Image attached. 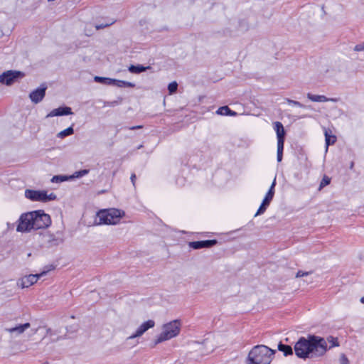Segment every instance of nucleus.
<instances>
[{
    "label": "nucleus",
    "instance_id": "15",
    "mask_svg": "<svg viewBox=\"0 0 364 364\" xmlns=\"http://www.w3.org/2000/svg\"><path fill=\"white\" fill-rule=\"evenodd\" d=\"M43 242L48 247H53L60 245L63 240L59 237H56L54 235L49 232L43 234Z\"/></svg>",
    "mask_w": 364,
    "mask_h": 364
},
{
    "label": "nucleus",
    "instance_id": "23",
    "mask_svg": "<svg viewBox=\"0 0 364 364\" xmlns=\"http://www.w3.org/2000/svg\"><path fill=\"white\" fill-rule=\"evenodd\" d=\"M278 350L284 353L285 356L291 355L293 353L292 348L290 346L282 344L279 343L278 345Z\"/></svg>",
    "mask_w": 364,
    "mask_h": 364
},
{
    "label": "nucleus",
    "instance_id": "10",
    "mask_svg": "<svg viewBox=\"0 0 364 364\" xmlns=\"http://www.w3.org/2000/svg\"><path fill=\"white\" fill-rule=\"evenodd\" d=\"M45 274L46 272H43L41 274H29L24 276L18 280L16 284L19 288H27L31 286L32 284H35L37 282V280Z\"/></svg>",
    "mask_w": 364,
    "mask_h": 364
},
{
    "label": "nucleus",
    "instance_id": "7",
    "mask_svg": "<svg viewBox=\"0 0 364 364\" xmlns=\"http://www.w3.org/2000/svg\"><path fill=\"white\" fill-rule=\"evenodd\" d=\"M34 219V230L48 228L51 224V220L49 215L45 213L43 210L33 211Z\"/></svg>",
    "mask_w": 364,
    "mask_h": 364
},
{
    "label": "nucleus",
    "instance_id": "38",
    "mask_svg": "<svg viewBox=\"0 0 364 364\" xmlns=\"http://www.w3.org/2000/svg\"><path fill=\"white\" fill-rule=\"evenodd\" d=\"M136 177L135 173H132V174L131 175V178H130V179H131L132 183V184H133V186H135V180H136Z\"/></svg>",
    "mask_w": 364,
    "mask_h": 364
},
{
    "label": "nucleus",
    "instance_id": "6",
    "mask_svg": "<svg viewBox=\"0 0 364 364\" xmlns=\"http://www.w3.org/2000/svg\"><path fill=\"white\" fill-rule=\"evenodd\" d=\"M34 219L33 212L22 214L18 219L16 228L17 232H28L34 230Z\"/></svg>",
    "mask_w": 364,
    "mask_h": 364
},
{
    "label": "nucleus",
    "instance_id": "5",
    "mask_svg": "<svg viewBox=\"0 0 364 364\" xmlns=\"http://www.w3.org/2000/svg\"><path fill=\"white\" fill-rule=\"evenodd\" d=\"M25 196L26 198L32 201H39L46 203L51 200H55L57 198L54 193L48 194L46 191H36L26 189L25 191Z\"/></svg>",
    "mask_w": 364,
    "mask_h": 364
},
{
    "label": "nucleus",
    "instance_id": "32",
    "mask_svg": "<svg viewBox=\"0 0 364 364\" xmlns=\"http://www.w3.org/2000/svg\"><path fill=\"white\" fill-rule=\"evenodd\" d=\"M122 101V98L119 97L118 100L111 101V102H106L104 104V106H109V107H115L118 105H119Z\"/></svg>",
    "mask_w": 364,
    "mask_h": 364
},
{
    "label": "nucleus",
    "instance_id": "11",
    "mask_svg": "<svg viewBox=\"0 0 364 364\" xmlns=\"http://www.w3.org/2000/svg\"><path fill=\"white\" fill-rule=\"evenodd\" d=\"M30 327V323H25L16 325L15 326L5 328L4 331L9 333L11 337H18Z\"/></svg>",
    "mask_w": 364,
    "mask_h": 364
},
{
    "label": "nucleus",
    "instance_id": "22",
    "mask_svg": "<svg viewBox=\"0 0 364 364\" xmlns=\"http://www.w3.org/2000/svg\"><path fill=\"white\" fill-rule=\"evenodd\" d=\"M217 113L221 115H230V116H235L237 113L232 110H231L228 106H223L220 107Z\"/></svg>",
    "mask_w": 364,
    "mask_h": 364
},
{
    "label": "nucleus",
    "instance_id": "43",
    "mask_svg": "<svg viewBox=\"0 0 364 364\" xmlns=\"http://www.w3.org/2000/svg\"><path fill=\"white\" fill-rule=\"evenodd\" d=\"M360 302H361L362 304H364V297H361V299H360Z\"/></svg>",
    "mask_w": 364,
    "mask_h": 364
},
{
    "label": "nucleus",
    "instance_id": "29",
    "mask_svg": "<svg viewBox=\"0 0 364 364\" xmlns=\"http://www.w3.org/2000/svg\"><path fill=\"white\" fill-rule=\"evenodd\" d=\"M330 183L331 178L325 175L320 183L318 191H321L323 188L328 185Z\"/></svg>",
    "mask_w": 364,
    "mask_h": 364
},
{
    "label": "nucleus",
    "instance_id": "26",
    "mask_svg": "<svg viewBox=\"0 0 364 364\" xmlns=\"http://www.w3.org/2000/svg\"><path fill=\"white\" fill-rule=\"evenodd\" d=\"M74 132V130H73V128L72 127H70L63 131H61L60 132H59L58 134V137H60V138H64L67 136H70L71 134H73Z\"/></svg>",
    "mask_w": 364,
    "mask_h": 364
},
{
    "label": "nucleus",
    "instance_id": "17",
    "mask_svg": "<svg viewBox=\"0 0 364 364\" xmlns=\"http://www.w3.org/2000/svg\"><path fill=\"white\" fill-rule=\"evenodd\" d=\"M71 108L69 107H60L57 109H53L49 114H47L46 117H52L55 116H63L72 114Z\"/></svg>",
    "mask_w": 364,
    "mask_h": 364
},
{
    "label": "nucleus",
    "instance_id": "13",
    "mask_svg": "<svg viewBox=\"0 0 364 364\" xmlns=\"http://www.w3.org/2000/svg\"><path fill=\"white\" fill-rule=\"evenodd\" d=\"M155 326V322L153 320H148L143 323L136 331V332L131 335L128 339H134L137 337L141 336L149 328H153Z\"/></svg>",
    "mask_w": 364,
    "mask_h": 364
},
{
    "label": "nucleus",
    "instance_id": "1",
    "mask_svg": "<svg viewBox=\"0 0 364 364\" xmlns=\"http://www.w3.org/2000/svg\"><path fill=\"white\" fill-rule=\"evenodd\" d=\"M327 350L324 338L311 336L308 338L301 337L294 345V351L300 358H313L323 355Z\"/></svg>",
    "mask_w": 364,
    "mask_h": 364
},
{
    "label": "nucleus",
    "instance_id": "25",
    "mask_svg": "<svg viewBox=\"0 0 364 364\" xmlns=\"http://www.w3.org/2000/svg\"><path fill=\"white\" fill-rule=\"evenodd\" d=\"M95 81L97 82H100L105 85H111L112 79L109 77H99L95 76L94 78Z\"/></svg>",
    "mask_w": 364,
    "mask_h": 364
},
{
    "label": "nucleus",
    "instance_id": "36",
    "mask_svg": "<svg viewBox=\"0 0 364 364\" xmlns=\"http://www.w3.org/2000/svg\"><path fill=\"white\" fill-rule=\"evenodd\" d=\"M112 23H107V24H100V25H96L95 28H96V30H100V29H102V28H106L107 26H109V25H111Z\"/></svg>",
    "mask_w": 364,
    "mask_h": 364
},
{
    "label": "nucleus",
    "instance_id": "28",
    "mask_svg": "<svg viewBox=\"0 0 364 364\" xmlns=\"http://www.w3.org/2000/svg\"><path fill=\"white\" fill-rule=\"evenodd\" d=\"M69 176H55L52 178L51 181L53 183H60L69 180Z\"/></svg>",
    "mask_w": 364,
    "mask_h": 364
},
{
    "label": "nucleus",
    "instance_id": "33",
    "mask_svg": "<svg viewBox=\"0 0 364 364\" xmlns=\"http://www.w3.org/2000/svg\"><path fill=\"white\" fill-rule=\"evenodd\" d=\"M287 102L290 105L298 106L299 107H305V105H304L303 104L300 103L298 101H295V100H290V99H287Z\"/></svg>",
    "mask_w": 364,
    "mask_h": 364
},
{
    "label": "nucleus",
    "instance_id": "41",
    "mask_svg": "<svg viewBox=\"0 0 364 364\" xmlns=\"http://www.w3.org/2000/svg\"><path fill=\"white\" fill-rule=\"evenodd\" d=\"M46 333L47 335L50 334V335H52V330L50 328H47L46 330Z\"/></svg>",
    "mask_w": 364,
    "mask_h": 364
},
{
    "label": "nucleus",
    "instance_id": "18",
    "mask_svg": "<svg viewBox=\"0 0 364 364\" xmlns=\"http://www.w3.org/2000/svg\"><path fill=\"white\" fill-rule=\"evenodd\" d=\"M312 272H304L299 270L297 272L296 274V278L304 277L303 282L304 284H309L313 282V278L311 277Z\"/></svg>",
    "mask_w": 364,
    "mask_h": 364
},
{
    "label": "nucleus",
    "instance_id": "3",
    "mask_svg": "<svg viewBox=\"0 0 364 364\" xmlns=\"http://www.w3.org/2000/svg\"><path fill=\"white\" fill-rule=\"evenodd\" d=\"M181 331V322L179 320H173L164 324L161 333L157 336L154 344L157 345L164 341L170 340L177 336Z\"/></svg>",
    "mask_w": 364,
    "mask_h": 364
},
{
    "label": "nucleus",
    "instance_id": "39",
    "mask_svg": "<svg viewBox=\"0 0 364 364\" xmlns=\"http://www.w3.org/2000/svg\"><path fill=\"white\" fill-rule=\"evenodd\" d=\"M39 329H40V327L31 329V333H32L29 335V337L31 336L32 335L36 333Z\"/></svg>",
    "mask_w": 364,
    "mask_h": 364
},
{
    "label": "nucleus",
    "instance_id": "9",
    "mask_svg": "<svg viewBox=\"0 0 364 364\" xmlns=\"http://www.w3.org/2000/svg\"><path fill=\"white\" fill-rule=\"evenodd\" d=\"M276 185V178L274 179L268 192L267 193L262 204L260 205L259 209L257 210V213H255V216L259 215L262 213H264L270 204V202L272 201L274 194V186Z\"/></svg>",
    "mask_w": 364,
    "mask_h": 364
},
{
    "label": "nucleus",
    "instance_id": "8",
    "mask_svg": "<svg viewBox=\"0 0 364 364\" xmlns=\"http://www.w3.org/2000/svg\"><path fill=\"white\" fill-rule=\"evenodd\" d=\"M24 73L16 70H7L0 75V82L6 85H11L16 80L24 77Z\"/></svg>",
    "mask_w": 364,
    "mask_h": 364
},
{
    "label": "nucleus",
    "instance_id": "30",
    "mask_svg": "<svg viewBox=\"0 0 364 364\" xmlns=\"http://www.w3.org/2000/svg\"><path fill=\"white\" fill-rule=\"evenodd\" d=\"M178 88V83L176 81H173L168 84V90L170 95L173 94L176 92Z\"/></svg>",
    "mask_w": 364,
    "mask_h": 364
},
{
    "label": "nucleus",
    "instance_id": "21",
    "mask_svg": "<svg viewBox=\"0 0 364 364\" xmlns=\"http://www.w3.org/2000/svg\"><path fill=\"white\" fill-rule=\"evenodd\" d=\"M111 85H114L118 87H135V84H134L132 82L124 81V80H116V79H112Z\"/></svg>",
    "mask_w": 364,
    "mask_h": 364
},
{
    "label": "nucleus",
    "instance_id": "12",
    "mask_svg": "<svg viewBox=\"0 0 364 364\" xmlns=\"http://www.w3.org/2000/svg\"><path fill=\"white\" fill-rule=\"evenodd\" d=\"M46 89H47L46 85H41L40 87L32 91L29 95V97H30L31 100L33 102H34L35 104H37V103L41 102L46 95Z\"/></svg>",
    "mask_w": 364,
    "mask_h": 364
},
{
    "label": "nucleus",
    "instance_id": "42",
    "mask_svg": "<svg viewBox=\"0 0 364 364\" xmlns=\"http://www.w3.org/2000/svg\"><path fill=\"white\" fill-rule=\"evenodd\" d=\"M353 166H354V162H353V161H352V162L350 163V169H353Z\"/></svg>",
    "mask_w": 364,
    "mask_h": 364
},
{
    "label": "nucleus",
    "instance_id": "27",
    "mask_svg": "<svg viewBox=\"0 0 364 364\" xmlns=\"http://www.w3.org/2000/svg\"><path fill=\"white\" fill-rule=\"evenodd\" d=\"M89 173L88 169H82L78 171H75L73 175L69 176V178L73 179L75 178H80L85 175H87Z\"/></svg>",
    "mask_w": 364,
    "mask_h": 364
},
{
    "label": "nucleus",
    "instance_id": "37",
    "mask_svg": "<svg viewBox=\"0 0 364 364\" xmlns=\"http://www.w3.org/2000/svg\"><path fill=\"white\" fill-rule=\"evenodd\" d=\"M328 339L329 341H332V346H338V344L336 343V339L335 340L333 337H329Z\"/></svg>",
    "mask_w": 364,
    "mask_h": 364
},
{
    "label": "nucleus",
    "instance_id": "16",
    "mask_svg": "<svg viewBox=\"0 0 364 364\" xmlns=\"http://www.w3.org/2000/svg\"><path fill=\"white\" fill-rule=\"evenodd\" d=\"M274 129L277 133V144L284 145L286 132L283 124L280 122L274 123Z\"/></svg>",
    "mask_w": 364,
    "mask_h": 364
},
{
    "label": "nucleus",
    "instance_id": "2",
    "mask_svg": "<svg viewBox=\"0 0 364 364\" xmlns=\"http://www.w3.org/2000/svg\"><path fill=\"white\" fill-rule=\"evenodd\" d=\"M274 353V350L266 346H256L250 351L247 364H270Z\"/></svg>",
    "mask_w": 364,
    "mask_h": 364
},
{
    "label": "nucleus",
    "instance_id": "24",
    "mask_svg": "<svg viewBox=\"0 0 364 364\" xmlns=\"http://www.w3.org/2000/svg\"><path fill=\"white\" fill-rule=\"evenodd\" d=\"M325 138H326V149H328L329 145H332L336 141V136L331 135L328 132L327 130L325 131Z\"/></svg>",
    "mask_w": 364,
    "mask_h": 364
},
{
    "label": "nucleus",
    "instance_id": "4",
    "mask_svg": "<svg viewBox=\"0 0 364 364\" xmlns=\"http://www.w3.org/2000/svg\"><path fill=\"white\" fill-rule=\"evenodd\" d=\"M124 215V212L119 209L102 210L98 212L99 224L115 225Z\"/></svg>",
    "mask_w": 364,
    "mask_h": 364
},
{
    "label": "nucleus",
    "instance_id": "20",
    "mask_svg": "<svg viewBox=\"0 0 364 364\" xmlns=\"http://www.w3.org/2000/svg\"><path fill=\"white\" fill-rule=\"evenodd\" d=\"M151 67L150 66H144L142 65H131L129 68H128V70L132 73H141L142 72H144L149 69H150Z\"/></svg>",
    "mask_w": 364,
    "mask_h": 364
},
{
    "label": "nucleus",
    "instance_id": "34",
    "mask_svg": "<svg viewBox=\"0 0 364 364\" xmlns=\"http://www.w3.org/2000/svg\"><path fill=\"white\" fill-rule=\"evenodd\" d=\"M340 361L341 364H349V361L344 354H342L341 355Z\"/></svg>",
    "mask_w": 364,
    "mask_h": 364
},
{
    "label": "nucleus",
    "instance_id": "35",
    "mask_svg": "<svg viewBox=\"0 0 364 364\" xmlns=\"http://www.w3.org/2000/svg\"><path fill=\"white\" fill-rule=\"evenodd\" d=\"M354 50H355V51L364 50V43L356 45L354 48Z\"/></svg>",
    "mask_w": 364,
    "mask_h": 364
},
{
    "label": "nucleus",
    "instance_id": "40",
    "mask_svg": "<svg viewBox=\"0 0 364 364\" xmlns=\"http://www.w3.org/2000/svg\"><path fill=\"white\" fill-rule=\"evenodd\" d=\"M141 127H142V126H135V127H130L129 129L134 130V129H140Z\"/></svg>",
    "mask_w": 364,
    "mask_h": 364
},
{
    "label": "nucleus",
    "instance_id": "14",
    "mask_svg": "<svg viewBox=\"0 0 364 364\" xmlns=\"http://www.w3.org/2000/svg\"><path fill=\"white\" fill-rule=\"evenodd\" d=\"M216 240H208L203 241H194L189 242V247L195 249L209 248L217 244Z\"/></svg>",
    "mask_w": 364,
    "mask_h": 364
},
{
    "label": "nucleus",
    "instance_id": "31",
    "mask_svg": "<svg viewBox=\"0 0 364 364\" xmlns=\"http://www.w3.org/2000/svg\"><path fill=\"white\" fill-rule=\"evenodd\" d=\"M284 145L277 144V161L280 162L283 157Z\"/></svg>",
    "mask_w": 364,
    "mask_h": 364
},
{
    "label": "nucleus",
    "instance_id": "19",
    "mask_svg": "<svg viewBox=\"0 0 364 364\" xmlns=\"http://www.w3.org/2000/svg\"><path fill=\"white\" fill-rule=\"evenodd\" d=\"M307 97L312 102H328V101L336 102L337 101V99L328 98L324 95H312L311 93L307 94Z\"/></svg>",
    "mask_w": 364,
    "mask_h": 364
}]
</instances>
